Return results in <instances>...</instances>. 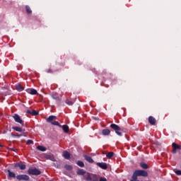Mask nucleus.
<instances>
[{
	"mask_svg": "<svg viewBox=\"0 0 181 181\" xmlns=\"http://www.w3.org/2000/svg\"><path fill=\"white\" fill-rule=\"evenodd\" d=\"M110 128H112V129H113V131H115V134H117V135H118L119 136H122V132H119V131H122V129H121V127H119V126L112 123L110 124Z\"/></svg>",
	"mask_w": 181,
	"mask_h": 181,
	"instance_id": "nucleus-1",
	"label": "nucleus"
},
{
	"mask_svg": "<svg viewBox=\"0 0 181 181\" xmlns=\"http://www.w3.org/2000/svg\"><path fill=\"white\" fill-rule=\"evenodd\" d=\"M13 118L15 122H17L18 124H21V127L25 126V122L22 119V118H21V116H19V115L14 114L13 115Z\"/></svg>",
	"mask_w": 181,
	"mask_h": 181,
	"instance_id": "nucleus-2",
	"label": "nucleus"
},
{
	"mask_svg": "<svg viewBox=\"0 0 181 181\" xmlns=\"http://www.w3.org/2000/svg\"><path fill=\"white\" fill-rule=\"evenodd\" d=\"M28 175H32L33 176H39L42 172L37 168H29L28 170Z\"/></svg>",
	"mask_w": 181,
	"mask_h": 181,
	"instance_id": "nucleus-3",
	"label": "nucleus"
},
{
	"mask_svg": "<svg viewBox=\"0 0 181 181\" xmlns=\"http://www.w3.org/2000/svg\"><path fill=\"white\" fill-rule=\"evenodd\" d=\"M17 180H29L30 177L28 175H18L16 177Z\"/></svg>",
	"mask_w": 181,
	"mask_h": 181,
	"instance_id": "nucleus-4",
	"label": "nucleus"
},
{
	"mask_svg": "<svg viewBox=\"0 0 181 181\" xmlns=\"http://www.w3.org/2000/svg\"><path fill=\"white\" fill-rule=\"evenodd\" d=\"M14 168H19L21 170H25V169H26V165L22 163H16L14 164Z\"/></svg>",
	"mask_w": 181,
	"mask_h": 181,
	"instance_id": "nucleus-5",
	"label": "nucleus"
},
{
	"mask_svg": "<svg viewBox=\"0 0 181 181\" xmlns=\"http://www.w3.org/2000/svg\"><path fill=\"white\" fill-rule=\"evenodd\" d=\"M96 165L100 168V169H103L104 170L108 169V165H107L106 163H96Z\"/></svg>",
	"mask_w": 181,
	"mask_h": 181,
	"instance_id": "nucleus-6",
	"label": "nucleus"
},
{
	"mask_svg": "<svg viewBox=\"0 0 181 181\" xmlns=\"http://www.w3.org/2000/svg\"><path fill=\"white\" fill-rule=\"evenodd\" d=\"M28 94H31V95H36L37 94V90L33 88H28L26 90Z\"/></svg>",
	"mask_w": 181,
	"mask_h": 181,
	"instance_id": "nucleus-7",
	"label": "nucleus"
},
{
	"mask_svg": "<svg viewBox=\"0 0 181 181\" xmlns=\"http://www.w3.org/2000/svg\"><path fill=\"white\" fill-rule=\"evenodd\" d=\"M51 97L52 98H53V100H56V101H60V96H59V94H57V93H52Z\"/></svg>",
	"mask_w": 181,
	"mask_h": 181,
	"instance_id": "nucleus-8",
	"label": "nucleus"
},
{
	"mask_svg": "<svg viewBox=\"0 0 181 181\" xmlns=\"http://www.w3.org/2000/svg\"><path fill=\"white\" fill-rule=\"evenodd\" d=\"M57 117L54 115H50L47 119L46 122L49 123V124H52V122L54 121V119H56Z\"/></svg>",
	"mask_w": 181,
	"mask_h": 181,
	"instance_id": "nucleus-9",
	"label": "nucleus"
},
{
	"mask_svg": "<svg viewBox=\"0 0 181 181\" xmlns=\"http://www.w3.org/2000/svg\"><path fill=\"white\" fill-rule=\"evenodd\" d=\"M148 122L151 125H155L156 124V119H155L153 117L150 116L148 117Z\"/></svg>",
	"mask_w": 181,
	"mask_h": 181,
	"instance_id": "nucleus-10",
	"label": "nucleus"
},
{
	"mask_svg": "<svg viewBox=\"0 0 181 181\" xmlns=\"http://www.w3.org/2000/svg\"><path fill=\"white\" fill-rule=\"evenodd\" d=\"M102 134H103V135H104V136H107L110 135V134H111V130H110L108 129H105L102 130Z\"/></svg>",
	"mask_w": 181,
	"mask_h": 181,
	"instance_id": "nucleus-11",
	"label": "nucleus"
},
{
	"mask_svg": "<svg viewBox=\"0 0 181 181\" xmlns=\"http://www.w3.org/2000/svg\"><path fill=\"white\" fill-rule=\"evenodd\" d=\"M16 90H17V91H23V90H25V88H23V86H22V85H21V83H17L16 85Z\"/></svg>",
	"mask_w": 181,
	"mask_h": 181,
	"instance_id": "nucleus-12",
	"label": "nucleus"
},
{
	"mask_svg": "<svg viewBox=\"0 0 181 181\" xmlns=\"http://www.w3.org/2000/svg\"><path fill=\"white\" fill-rule=\"evenodd\" d=\"M84 158L85 160H86L87 162H88L89 163H94V160H93V158L87 155L84 156Z\"/></svg>",
	"mask_w": 181,
	"mask_h": 181,
	"instance_id": "nucleus-13",
	"label": "nucleus"
},
{
	"mask_svg": "<svg viewBox=\"0 0 181 181\" xmlns=\"http://www.w3.org/2000/svg\"><path fill=\"white\" fill-rule=\"evenodd\" d=\"M46 158L49 159V160H52V162L56 161V158H54V156H53L52 154L46 156Z\"/></svg>",
	"mask_w": 181,
	"mask_h": 181,
	"instance_id": "nucleus-14",
	"label": "nucleus"
},
{
	"mask_svg": "<svg viewBox=\"0 0 181 181\" xmlns=\"http://www.w3.org/2000/svg\"><path fill=\"white\" fill-rule=\"evenodd\" d=\"M77 175H79V176H83L84 175H86V171L83 169H78L76 171Z\"/></svg>",
	"mask_w": 181,
	"mask_h": 181,
	"instance_id": "nucleus-15",
	"label": "nucleus"
},
{
	"mask_svg": "<svg viewBox=\"0 0 181 181\" xmlns=\"http://www.w3.org/2000/svg\"><path fill=\"white\" fill-rule=\"evenodd\" d=\"M62 128L64 131V132H65V134H69V127L67 126V124H64L63 126H62Z\"/></svg>",
	"mask_w": 181,
	"mask_h": 181,
	"instance_id": "nucleus-16",
	"label": "nucleus"
},
{
	"mask_svg": "<svg viewBox=\"0 0 181 181\" xmlns=\"http://www.w3.org/2000/svg\"><path fill=\"white\" fill-rule=\"evenodd\" d=\"M7 172L8 173V177H16L15 173L11 171V170H8Z\"/></svg>",
	"mask_w": 181,
	"mask_h": 181,
	"instance_id": "nucleus-17",
	"label": "nucleus"
},
{
	"mask_svg": "<svg viewBox=\"0 0 181 181\" xmlns=\"http://www.w3.org/2000/svg\"><path fill=\"white\" fill-rule=\"evenodd\" d=\"M63 156L65 159H70V153L68 151H64Z\"/></svg>",
	"mask_w": 181,
	"mask_h": 181,
	"instance_id": "nucleus-18",
	"label": "nucleus"
},
{
	"mask_svg": "<svg viewBox=\"0 0 181 181\" xmlns=\"http://www.w3.org/2000/svg\"><path fill=\"white\" fill-rule=\"evenodd\" d=\"M140 166L141 169H149V166H148L147 164L144 162L140 163Z\"/></svg>",
	"mask_w": 181,
	"mask_h": 181,
	"instance_id": "nucleus-19",
	"label": "nucleus"
},
{
	"mask_svg": "<svg viewBox=\"0 0 181 181\" xmlns=\"http://www.w3.org/2000/svg\"><path fill=\"white\" fill-rule=\"evenodd\" d=\"M37 149L38 151H41V152H46V150H47L46 147H45V146H38L37 147Z\"/></svg>",
	"mask_w": 181,
	"mask_h": 181,
	"instance_id": "nucleus-20",
	"label": "nucleus"
},
{
	"mask_svg": "<svg viewBox=\"0 0 181 181\" xmlns=\"http://www.w3.org/2000/svg\"><path fill=\"white\" fill-rule=\"evenodd\" d=\"M12 129H13L14 131H16V132H22L23 131L22 129V127H13Z\"/></svg>",
	"mask_w": 181,
	"mask_h": 181,
	"instance_id": "nucleus-21",
	"label": "nucleus"
},
{
	"mask_svg": "<svg viewBox=\"0 0 181 181\" xmlns=\"http://www.w3.org/2000/svg\"><path fill=\"white\" fill-rule=\"evenodd\" d=\"M172 146H173V148H174L175 149H181V146L180 145H178L177 144H176V143H173L172 144Z\"/></svg>",
	"mask_w": 181,
	"mask_h": 181,
	"instance_id": "nucleus-22",
	"label": "nucleus"
},
{
	"mask_svg": "<svg viewBox=\"0 0 181 181\" xmlns=\"http://www.w3.org/2000/svg\"><path fill=\"white\" fill-rule=\"evenodd\" d=\"M66 104H67V105H73V104H74V101L71 100H69L66 99L65 100Z\"/></svg>",
	"mask_w": 181,
	"mask_h": 181,
	"instance_id": "nucleus-23",
	"label": "nucleus"
},
{
	"mask_svg": "<svg viewBox=\"0 0 181 181\" xmlns=\"http://www.w3.org/2000/svg\"><path fill=\"white\" fill-rule=\"evenodd\" d=\"M76 165H78V166H80V168H84V163L81 160H78L76 162Z\"/></svg>",
	"mask_w": 181,
	"mask_h": 181,
	"instance_id": "nucleus-24",
	"label": "nucleus"
},
{
	"mask_svg": "<svg viewBox=\"0 0 181 181\" xmlns=\"http://www.w3.org/2000/svg\"><path fill=\"white\" fill-rule=\"evenodd\" d=\"M52 124V125H55V126H57V127H59V128H62V125L60 124V123H59V122H57V121H53V122L52 123H51Z\"/></svg>",
	"mask_w": 181,
	"mask_h": 181,
	"instance_id": "nucleus-25",
	"label": "nucleus"
},
{
	"mask_svg": "<svg viewBox=\"0 0 181 181\" xmlns=\"http://www.w3.org/2000/svg\"><path fill=\"white\" fill-rule=\"evenodd\" d=\"M112 156H114V152H109L106 155V158H107V159H111V158H112Z\"/></svg>",
	"mask_w": 181,
	"mask_h": 181,
	"instance_id": "nucleus-26",
	"label": "nucleus"
},
{
	"mask_svg": "<svg viewBox=\"0 0 181 181\" xmlns=\"http://www.w3.org/2000/svg\"><path fill=\"white\" fill-rule=\"evenodd\" d=\"M25 11L28 14L32 13V9H30V6H25Z\"/></svg>",
	"mask_w": 181,
	"mask_h": 181,
	"instance_id": "nucleus-27",
	"label": "nucleus"
},
{
	"mask_svg": "<svg viewBox=\"0 0 181 181\" xmlns=\"http://www.w3.org/2000/svg\"><path fill=\"white\" fill-rule=\"evenodd\" d=\"M64 168L66 169V170H71L73 169V166L66 164L64 165Z\"/></svg>",
	"mask_w": 181,
	"mask_h": 181,
	"instance_id": "nucleus-28",
	"label": "nucleus"
},
{
	"mask_svg": "<svg viewBox=\"0 0 181 181\" xmlns=\"http://www.w3.org/2000/svg\"><path fill=\"white\" fill-rule=\"evenodd\" d=\"M31 115H39V112H37L35 110H31Z\"/></svg>",
	"mask_w": 181,
	"mask_h": 181,
	"instance_id": "nucleus-29",
	"label": "nucleus"
},
{
	"mask_svg": "<svg viewBox=\"0 0 181 181\" xmlns=\"http://www.w3.org/2000/svg\"><path fill=\"white\" fill-rule=\"evenodd\" d=\"M174 172L178 176H181V170H174Z\"/></svg>",
	"mask_w": 181,
	"mask_h": 181,
	"instance_id": "nucleus-30",
	"label": "nucleus"
},
{
	"mask_svg": "<svg viewBox=\"0 0 181 181\" xmlns=\"http://www.w3.org/2000/svg\"><path fill=\"white\" fill-rule=\"evenodd\" d=\"M86 180H87V181H91V180H93V178L91 177V176H90V175H88L86 177Z\"/></svg>",
	"mask_w": 181,
	"mask_h": 181,
	"instance_id": "nucleus-31",
	"label": "nucleus"
},
{
	"mask_svg": "<svg viewBox=\"0 0 181 181\" xmlns=\"http://www.w3.org/2000/svg\"><path fill=\"white\" fill-rule=\"evenodd\" d=\"M32 144H33V140H28L26 142V145H32Z\"/></svg>",
	"mask_w": 181,
	"mask_h": 181,
	"instance_id": "nucleus-32",
	"label": "nucleus"
},
{
	"mask_svg": "<svg viewBox=\"0 0 181 181\" xmlns=\"http://www.w3.org/2000/svg\"><path fill=\"white\" fill-rule=\"evenodd\" d=\"M100 181H107V178H105V177H100Z\"/></svg>",
	"mask_w": 181,
	"mask_h": 181,
	"instance_id": "nucleus-33",
	"label": "nucleus"
},
{
	"mask_svg": "<svg viewBox=\"0 0 181 181\" xmlns=\"http://www.w3.org/2000/svg\"><path fill=\"white\" fill-rule=\"evenodd\" d=\"M177 150L176 148H173V153H177Z\"/></svg>",
	"mask_w": 181,
	"mask_h": 181,
	"instance_id": "nucleus-34",
	"label": "nucleus"
},
{
	"mask_svg": "<svg viewBox=\"0 0 181 181\" xmlns=\"http://www.w3.org/2000/svg\"><path fill=\"white\" fill-rule=\"evenodd\" d=\"M22 136V134H16V138H21Z\"/></svg>",
	"mask_w": 181,
	"mask_h": 181,
	"instance_id": "nucleus-35",
	"label": "nucleus"
},
{
	"mask_svg": "<svg viewBox=\"0 0 181 181\" xmlns=\"http://www.w3.org/2000/svg\"><path fill=\"white\" fill-rule=\"evenodd\" d=\"M11 136H13V138H16V134L11 133Z\"/></svg>",
	"mask_w": 181,
	"mask_h": 181,
	"instance_id": "nucleus-36",
	"label": "nucleus"
},
{
	"mask_svg": "<svg viewBox=\"0 0 181 181\" xmlns=\"http://www.w3.org/2000/svg\"><path fill=\"white\" fill-rule=\"evenodd\" d=\"M47 73H53V71L52 69L47 70Z\"/></svg>",
	"mask_w": 181,
	"mask_h": 181,
	"instance_id": "nucleus-37",
	"label": "nucleus"
},
{
	"mask_svg": "<svg viewBox=\"0 0 181 181\" xmlns=\"http://www.w3.org/2000/svg\"><path fill=\"white\" fill-rule=\"evenodd\" d=\"M27 114H31L32 115V110H27Z\"/></svg>",
	"mask_w": 181,
	"mask_h": 181,
	"instance_id": "nucleus-38",
	"label": "nucleus"
},
{
	"mask_svg": "<svg viewBox=\"0 0 181 181\" xmlns=\"http://www.w3.org/2000/svg\"><path fill=\"white\" fill-rule=\"evenodd\" d=\"M11 151H13V152H15V149L11 148Z\"/></svg>",
	"mask_w": 181,
	"mask_h": 181,
	"instance_id": "nucleus-39",
	"label": "nucleus"
},
{
	"mask_svg": "<svg viewBox=\"0 0 181 181\" xmlns=\"http://www.w3.org/2000/svg\"><path fill=\"white\" fill-rule=\"evenodd\" d=\"M23 136H26V134H25V133H24V134H23Z\"/></svg>",
	"mask_w": 181,
	"mask_h": 181,
	"instance_id": "nucleus-40",
	"label": "nucleus"
},
{
	"mask_svg": "<svg viewBox=\"0 0 181 181\" xmlns=\"http://www.w3.org/2000/svg\"><path fill=\"white\" fill-rule=\"evenodd\" d=\"M93 181H98V180H94Z\"/></svg>",
	"mask_w": 181,
	"mask_h": 181,
	"instance_id": "nucleus-41",
	"label": "nucleus"
}]
</instances>
